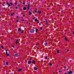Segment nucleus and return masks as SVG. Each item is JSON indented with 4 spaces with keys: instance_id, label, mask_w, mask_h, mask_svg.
<instances>
[{
    "instance_id": "f257e3e1",
    "label": "nucleus",
    "mask_w": 74,
    "mask_h": 74,
    "mask_svg": "<svg viewBox=\"0 0 74 74\" xmlns=\"http://www.w3.org/2000/svg\"><path fill=\"white\" fill-rule=\"evenodd\" d=\"M34 32V29H32L30 31V32L32 33H33Z\"/></svg>"
},
{
    "instance_id": "f03ea898",
    "label": "nucleus",
    "mask_w": 74,
    "mask_h": 74,
    "mask_svg": "<svg viewBox=\"0 0 74 74\" xmlns=\"http://www.w3.org/2000/svg\"><path fill=\"white\" fill-rule=\"evenodd\" d=\"M6 55L8 56H9V54L7 53V50H6Z\"/></svg>"
},
{
    "instance_id": "7ed1b4c3",
    "label": "nucleus",
    "mask_w": 74,
    "mask_h": 74,
    "mask_svg": "<svg viewBox=\"0 0 74 74\" xmlns=\"http://www.w3.org/2000/svg\"><path fill=\"white\" fill-rule=\"evenodd\" d=\"M31 63H32V61H29L28 62V64H31Z\"/></svg>"
},
{
    "instance_id": "20e7f679",
    "label": "nucleus",
    "mask_w": 74,
    "mask_h": 74,
    "mask_svg": "<svg viewBox=\"0 0 74 74\" xmlns=\"http://www.w3.org/2000/svg\"><path fill=\"white\" fill-rule=\"evenodd\" d=\"M68 73H69V74H71L73 73V72L71 71H69V72H68Z\"/></svg>"
},
{
    "instance_id": "39448f33",
    "label": "nucleus",
    "mask_w": 74,
    "mask_h": 74,
    "mask_svg": "<svg viewBox=\"0 0 74 74\" xmlns=\"http://www.w3.org/2000/svg\"><path fill=\"white\" fill-rule=\"evenodd\" d=\"M30 8V5L29 4H28V6L27 8V10H29Z\"/></svg>"
},
{
    "instance_id": "423d86ee",
    "label": "nucleus",
    "mask_w": 74,
    "mask_h": 74,
    "mask_svg": "<svg viewBox=\"0 0 74 74\" xmlns=\"http://www.w3.org/2000/svg\"><path fill=\"white\" fill-rule=\"evenodd\" d=\"M14 56L15 57H18V54H14Z\"/></svg>"
},
{
    "instance_id": "0eeeda50",
    "label": "nucleus",
    "mask_w": 74,
    "mask_h": 74,
    "mask_svg": "<svg viewBox=\"0 0 74 74\" xmlns=\"http://www.w3.org/2000/svg\"><path fill=\"white\" fill-rule=\"evenodd\" d=\"M45 22L46 23V24H48V21H47V20L46 19H45Z\"/></svg>"
},
{
    "instance_id": "6e6552de",
    "label": "nucleus",
    "mask_w": 74,
    "mask_h": 74,
    "mask_svg": "<svg viewBox=\"0 0 74 74\" xmlns=\"http://www.w3.org/2000/svg\"><path fill=\"white\" fill-rule=\"evenodd\" d=\"M32 63H33L34 64H35V63H36V62L35 61L33 60L32 62Z\"/></svg>"
},
{
    "instance_id": "1a4fd4ad",
    "label": "nucleus",
    "mask_w": 74,
    "mask_h": 74,
    "mask_svg": "<svg viewBox=\"0 0 74 74\" xmlns=\"http://www.w3.org/2000/svg\"><path fill=\"white\" fill-rule=\"evenodd\" d=\"M48 45V43L47 42H46L44 44V45L45 46H47V45Z\"/></svg>"
},
{
    "instance_id": "9d476101",
    "label": "nucleus",
    "mask_w": 74,
    "mask_h": 74,
    "mask_svg": "<svg viewBox=\"0 0 74 74\" xmlns=\"http://www.w3.org/2000/svg\"><path fill=\"white\" fill-rule=\"evenodd\" d=\"M22 70V69H18L17 70V71H21Z\"/></svg>"
},
{
    "instance_id": "9b49d317",
    "label": "nucleus",
    "mask_w": 74,
    "mask_h": 74,
    "mask_svg": "<svg viewBox=\"0 0 74 74\" xmlns=\"http://www.w3.org/2000/svg\"><path fill=\"white\" fill-rule=\"evenodd\" d=\"M37 21H39V20H37V19H35V22H36V21L37 22Z\"/></svg>"
},
{
    "instance_id": "f8f14e48",
    "label": "nucleus",
    "mask_w": 74,
    "mask_h": 74,
    "mask_svg": "<svg viewBox=\"0 0 74 74\" xmlns=\"http://www.w3.org/2000/svg\"><path fill=\"white\" fill-rule=\"evenodd\" d=\"M29 15H30L32 14V13L31 11L29 12Z\"/></svg>"
},
{
    "instance_id": "ddd939ff",
    "label": "nucleus",
    "mask_w": 74,
    "mask_h": 74,
    "mask_svg": "<svg viewBox=\"0 0 74 74\" xmlns=\"http://www.w3.org/2000/svg\"><path fill=\"white\" fill-rule=\"evenodd\" d=\"M34 69L35 70H37V68L36 67H35L34 68Z\"/></svg>"
},
{
    "instance_id": "4468645a",
    "label": "nucleus",
    "mask_w": 74,
    "mask_h": 74,
    "mask_svg": "<svg viewBox=\"0 0 74 74\" xmlns=\"http://www.w3.org/2000/svg\"><path fill=\"white\" fill-rule=\"evenodd\" d=\"M37 12H38V13H39V14H41V11H40V12L38 11Z\"/></svg>"
},
{
    "instance_id": "2eb2a0df",
    "label": "nucleus",
    "mask_w": 74,
    "mask_h": 74,
    "mask_svg": "<svg viewBox=\"0 0 74 74\" xmlns=\"http://www.w3.org/2000/svg\"><path fill=\"white\" fill-rule=\"evenodd\" d=\"M18 39H17L16 41V44H18Z\"/></svg>"
},
{
    "instance_id": "dca6fc26",
    "label": "nucleus",
    "mask_w": 74,
    "mask_h": 74,
    "mask_svg": "<svg viewBox=\"0 0 74 74\" xmlns=\"http://www.w3.org/2000/svg\"><path fill=\"white\" fill-rule=\"evenodd\" d=\"M23 10H26V8L25 7H24L23 9Z\"/></svg>"
},
{
    "instance_id": "f3484780",
    "label": "nucleus",
    "mask_w": 74,
    "mask_h": 74,
    "mask_svg": "<svg viewBox=\"0 0 74 74\" xmlns=\"http://www.w3.org/2000/svg\"><path fill=\"white\" fill-rule=\"evenodd\" d=\"M38 29H36V33H37V32H38Z\"/></svg>"
},
{
    "instance_id": "a211bd4d",
    "label": "nucleus",
    "mask_w": 74,
    "mask_h": 74,
    "mask_svg": "<svg viewBox=\"0 0 74 74\" xmlns=\"http://www.w3.org/2000/svg\"><path fill=\"white\" fill-rule=\"evenodd\" d=\"M1 48H2V49H4V47H3V46L1 45Z\"/></svg>"
},
{
    "instance_id": "6ab92c4d",
    "label": "nucleus",
    "mask_w": 74,
    "mask_h": 74,
    "mask_svg": "<svg viewBox=\"0 0 74 74\" xmlns=\"http://www.w3.org/2000/svg\"><path fill=\"white\" fill-rule=\"evenodd\" d=\"M11 46H12V47L13 48H15V46L12 45H11Z\"/></svg>"
},
{
    "instance_id": "aec40b11",
    "label": "nucleus",
    "mask_w": 74,
    "mask_h": 74,
    "mask_svg": "<svg viewBox=\"0 0 74 74\" xmlns=\"http://www.w3.org/2000/svg\"><path fill=\"white\" fill-rule=\"evenodd\" d=\"M6 65H8V62H6Z\"/></svg>"
},
{
    "instance_id": "412c9836",
    "label": "nucleus",
    "mask_w": 74,
    "mask_h": 74,
    "mask_svg": "<svg viewBox=\"0 0 74 74\" xmlns=\"http://www.w3.org/2000/svg\"><path fill=\"white\" fill-rule=\"evenodd\" d=\"M57 53H59V50H57Z\"/></svg>"
},
{
    "instance_id": "4be33fe9",
    "label": "nucleus",
    "mask_w": 74,
    "mask_h": 74,
    "mask_svg": "<svg viewBox=\"0 0 74 74\" xmlns=\"http://www.w3.org/2000/svg\"><path fill=\"white\" fill-rule=\"evenodd\" d=\"M21 29H20V28H18L19 32H20V31H21Z\"/></svg>"
},
{
    "instance_id": "5701e85b",
    "label": "nucleus",
    "mask_w": 74,
    "mask_h": 74,
    "mask_svg": "<svg viewBox=\"0 0 74 74\" xmlns=\"http://www.w3.org/2000/svg\"><path fill=\"white\" fill-rule=\"evenodd\" d=\"M10 4H11V5H13V3H10Z\"/></svg>"
},
{
    "instance_id": "b1692460",
    "label": "nucleus",
    "mask_w": 74,
    "mask_h": 74,
    "mask_svg": "<svg viewBox=\"0 0 74 74\" xmlns=\"http://www.w3.org/2000/svg\"><path fill=\"white\" fill-rule=\"evenodd\" d=\"M49 65H50V66H52V63H50L49 64Z\"/></svg>"
},
{
    "instance_id": "393cba45",
    "label": "nucleus",
    "mask_w": 74,
    "mask_h": 74,
    "mask_svg": "<svg viewBox=\"0 0 74 74\" xmlns=\"http://www.w3.org/2000/svg\"><path fill=\"white\" fill-rule=\"evenodd\" d=\"M8 7H11V5H10V4H8Z\"/></svg>"
},
{
    "instance_id": "a878e982",
    "label": "nucleus",
    "mask_w": 74,
    "mask_h": 74,
    "mask_svg": "<svg viewBox=\"0 0 74 74\" xmlns=\"http://www.w3.org/2000/svg\"><path fill=\"white\" fill-rule=\"evenodd\" d=\"M23 32H24V31H22L21 32V34H22V33H23Z\"/></svg>"
},
{
    "instance_id": "bb28decb",
    "label": "nucleus",
    "mask_w": 74,
    "mask_h": 74,
    "mask_svg": "<svg viewBox=\"0 0 74 74\" xmlns=\"http://www.w3.org/2000/svg\"><path fill=\"white\" fill-rule=\"evenodd\" d=\"M45 59H47V56H46L45 58Z\"/></svg>"
},
{
    "instance_id": "cd10ccee",
    "label": "nucleus",
    "mask_w": 74,
    "mask_h": 74,
    "mask_svg": "<svg viewBox=\"0 0 74 74\" xmlns=\"http://www.w3.org/2000/svg\"><path fill=\"white\" fill-rule=\"evenodd\" d=\"M65 39L66 41H67V38L66 37L64 38Z\"/></svg>"
},
{
    "instance_id": "c85d7f7f",
    "label": "nucleus",
    "mask_w": 74,
    "mask_h": 74,
    "mask_svg": "<svg viewBox=\"0 0 74 74\" xmlns=\"http://www.w3.org/2000/svg\"><path fill=\"white\" fill-rule=\"evenodd\" d=\"M11 16H13V14H12V13H11Z\"/></svg>"
},
{
    "instance_id": "c756f323",
    "label": "nucleus",
    "mask_w": 74,
    "mask_h": 74,
    "mask_svg": "<svg viewBox=\"0 0 74 74\" xmlns=\"http://www.w3.org/2000/svg\"><path fill=\"white\" fill-rule=\"evenodd\" d=\"M25 3H23V5H25Z\"/></svg>"
},
{
    "instance_id": "7c9ffc66",
    "label": "nucleus",
    "mask_w": 74,
    "mask_h": 74,
    "mask_svg": "<svg viewBox=\"0 0 74 74\" xmlns=\"http://www.w3.org/2000/svg\"><path fill=\"white\" fill-rule=\"evenodd\" d=\"M33 19H35V17H34L33 18H32Z\"/></svg>"
},
{
    "instance_id": "2f4dec72",
    "label": "nucleus",
    "mask_w": 74,
    "mask_h": 74,
    "mask_svg": "<svg viewBox=\"0 0 74 74\" xmlns=\"http://www.w3.org/2000/svg\"><path fill=\"white\" fill-rule=\"evenodd\" d=\"M40 45V44L39 43H37L36 44V45Z\"/></svg>"
},
{
    "instance_id": "473e14b6",
    "label": "nucleus",
    "mask_w": 74,
    "mask_h": 74,
    "mask_svg": "<svg viewBox=\"0 0 74 74\" xmlns=\"http://www.w3.org/2000/svg\"><path fill=\"white\" fill-rule=\"evenodd\" d=\"M16 4H17V2H16L15 3V5H16Z\"/></svg>"
},
{
    "instance_id": "72a5a7b5",
    "label": "nucleus",
    "mask_w": 74,
    "mask_h": 74,
    "mask_svg": "<svg viewBox=\"0 0 74 74\" xmlns=\"http://www.w3.org/2000/svg\"><path fill=\"white\" fill-rule=\"evenodd\" d=\"M35 13H37V10H35Z\"/></svg>"
},
{
    "instance_id": "f704fd0d",
    "label": "nucleus",
    "mask_w": 74,
    "mask_h": 74,
    "mask_svg": "<svg viewBox=\"0 0 74 74\" xmlns=\"http://www.w3.org/2000/svg\"><path fill=\"white\" fill-rule=\"evenodd\" d=\"M37 23H40V22H39V21H37Z\"/></svg>"
},
{
    "instance_id": "c9c22d12",
    "label": "nucleus",
    "mask_w": 74,
    "mask_h": 74,
    "mask_svg": "<svg viewBox=\"0 0 74 74\" xmlns=\"http://www.w3.org/2000/svg\"><path fill=\"white\" fill-rule=\"evenodd\" d=\"M40 30H42V27H40Z\"/></svg>"
},
{
    "instance_id": "e433bc0d",
    "label": "nucleus",
    "mask_w": 74,
    "mask_h": 74,
    "mask_svg": "<svg viewBox=\"0 0 74 74\" xmlns=\"http://www.w3.org/2000/svg\"><path fill=\"white\" fill-rule=\"evenodd\" d=\"M6 4H7L8 5V2H7L6 3Z\"/></svg>"
},
{
    "instance_id": "4c0bfd02",
    "label": "nucleus",
    "mask_w": 74,
    "mask_h": 74,
    "mask_svg": "<svg viewBox=\"0 0 74 74\" xmlns=\"http://www.w3.org/2000/svg\"><path fill=\"white\" fill-rule=\"evenodd\" d=\"M69 49H68V50H67V52H69Z\"/></svg>"
},
{
    "instance_id": "58836bf2",
    "label": "nucleus",
    "mask_w": 74,
    "mask_h": 74,
    "mask_svg": "<svg viewBox=\"0 0 74 74\" xmlns=\"http://www.w3.org/2000/svg\"><path fill=\"white\" fill-rule=\"evenodd\" d=\"M16 9H17V8H18V7H16Z\"/></svg>"
},
{
    "instance_id": "ea45409f",
    "label": "nucleus",
    "mask_w": 74,
    "mask_h": 74,
    "mask_svg": "<svg viewBox=\"0 0 74 74\" xmlns=\"http://www.w3.org/2000/svg\"><path fill=\"white\" fill-rule=\"evenodd\" d=\"M73 35H74V31H73Z\"/></svg>"
},
{
    "instance_id": "a19ab883",
    "label": "nucleus",
    "mask_w": 74,
    "mask_h": 74,
    "mask_svg": "<svg viewBox=\"0 0 74 74\" xmlns=\"http://www.w3.org/2000/svg\"><path fill=\"white\" fill-rule=\"evenodd\" d=\"M16 17L17 18H18V17L17 16H16Z\"/></svg>"
},
{
    "instance_id": "79ce46f5",
    "label": "nucleus",
    "mask_w": 74,
    "mask_h": 74,
    "mask_svg": "<svg viewBox=\"0 0 74 74\" xmlns=\"http://www.w3.org/2000/svg\"><path fill=\"white\" fill-rule=\"evenodd\" d=\"M24 21H25L24 20H23V21H23V22H24Z\"/></svg>"
},
{
    "instance_id": "37998d69",
    "label": "nucleus",
    "mask_w": 74,
    "mask_h": 74,
    "mask_svg": "<svg viewBox=\"0 0 74 74\" xmlns=\"http://www.w3.org/2000/svg\"><path fill=\"white\" fill-rule=\"evenodd\" d=\"M64 68H66V66H64Z\"/></svg>"
},
{
    "instance_id": "c03bdc74",
    "label": "nucleus",
    "mask_w": 74,
    "mask_h": 74,
    "mask_svg": "<svg viewBox=\"0 0 74 74\" xmlns=\"http://www.w3.org/2000/svg\"><path fill=\"white\" fill-rule=\"evenodd\" d=\"M29 60H31V59H30V58H29Z\"/></svg>"
},
{
    "instance_id": "a18cd8bd",
    "label": "nucleus",
    "mask_w": 74,
    "mask_h": 74,
    "mask_svg": "<svg viewBox=\"0 0 74 74\" xmlns=\"http://www.w3.org/2000/svg\"><path fill=\"white\" fill-rule=\"evenodd\" d=\"M41 62H43V61L41 60Z\"/></svg>"
},
{
    "instance_id": "49530a36",
    "label": "nucleus",
    "mask_w": 74,
    "mask_h": 74,
    "mask_svg": "<svg viewBox=\"0 0 74 74\" xmlns=\"http://www.w3.org/2000/svg\"><path fill=\"white\" fill-rule=\"evenodd\" d=\"M39 48H38V47H37V49H38Z\"/></svg>"
},
{
    "instance_id": "de8ad7c7",
    "label": "nucleus",
    "mask_w": 74,
    "mask_h": 74,
    "mask_svg": "<svg viewBox=\"0 0 74 74\" xmlns=\"http://www.w3.org/2000/svg\"><path fill=\"white\" fill-rule=\"evenodd\" d=\"M64 74H67V73H65Z\"/></svg>"
},
{
    "instance_id": "09e8293b",
    "label": "nucleus",
    "mask_w": 74,
    "mask_h": 74,
    "mask_svg": "<svg viewBox=\"0 0 74 74\" xmlns=\"http://www.w3.org/2000/svg\"><path fill=\"white\" fill-rule=\"evenodd\" d=\"M19 21L18 20H17V22H18Z\"/></svg>"
},
{
    "instance_id": "8fccbe9b",
    "label": "nucleus",
    "mask_w": 74,
    "mask_h": 74,
    "mask_svg": "<svg viewBox=\"0 0 74 74\" xmlns=\"http://www.w3.org/2000/svg\"><path fill=\"white\" fill-rule=\"evenodd\" d=\"M15 14V13H13V14Z\"/></svg>"
},
{
    "instance_id": "3c124183",
    "label": "nucleus",
    "mask_w": 74,
    "mask_h": 74,
    "mask_svg": "<svg viewBox=\"0 0 74 74\" xmlns=\"http://www.w3.org/2000/svg\"><path fill=\"white\" fill-rule=\"evenodd\" d=\"M23 16H25V15H23Z\"/></svg>"
},
{
    "instance_id": "603ef678",
    "label": "nucleus",
    "mask_w": 74,
    "mask_h": 74,
    "mask_svg": "<svg viewBox=\"0 0 74 74\" xmlns=\"http://www.w3.org/2000/svg\"><path fill=\"white\" fill-rule=\"evenodd\" d=\"M29 25H30V23H29Z\"/></svg>"
},
{
    "instance_id": "864d4df0",
    "label": "nucleus",
    "mask_w": 74,
    "mask_h": 74,
    "mask_svg": "<svg viewBox=\"0 0 74 74\" xmlns=\"http://www.w3.org/2000/svg\"><path fill=\"white\" fill-rule=\"evenodd\" d=\"M59 73H60V71H59Z\"/></svg>"
},
{
    "instance_id": "5fc2aeb1",
    "label": "nucleus",
    "mask_w": 74,
    "mask_h": 74,
    "mask_svg": "<svg viewBox=\"0 0 74 74\" xmlns=\"http://www.w3.org/2000/svg\"><path fill=\"white\" fill-rule=\"evenodd\" d=\"M67 74H70V73H67Z\"/></svg>"
},
{
    "instance_id": "6e6d98bb",
    "label": "nucleus",
    "mask_w": 74,
    "mask_h": 74,
    "mask_svg": "<svg viewBox=\"0 0 74 74\" xmlns=\"http://www.w3.org/2000/svg\"><path fill=\"white\" fill-rule=\"evenodd\" d=\"M63 12V11H62V12Z\"/></svg>"
},
{
    "instance_id": "4d7b16f0",
    "label": "nucleus",
    "mask_w": 74,
    "mask_h": 74,
    "mask_svg": "<svg viewBox=\"0 0 74 74\" xmlns=\"http://www.w3.org/2000/svg\"><path fill=\"white\" fill-rule=\"evenodd\" d=\"M8 52H9V53H10V52H9V51H8Z\"/></svg>"
}]
</instances>
